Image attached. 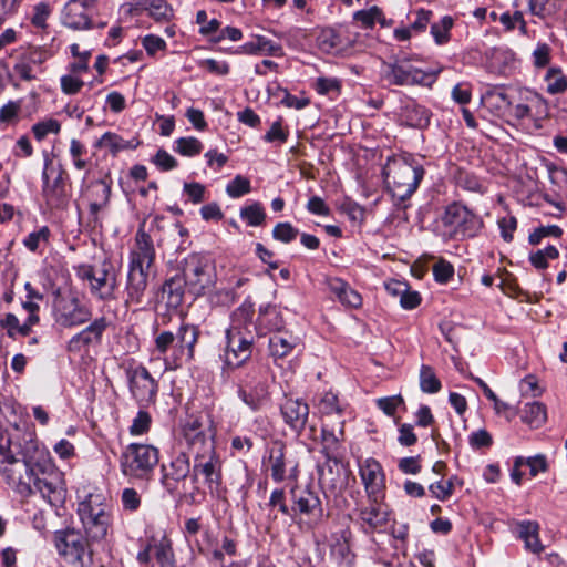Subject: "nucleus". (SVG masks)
Listing matches in <instances>:
<instances>
[{
  "label": "nucleus",
  "instance_id": "obj_32",
  "mask_svg": "<svg viewBox=\"0 0 567 567\" xmlns=\"http://www.w3.org/2000/svg\"><path fill=\"white\" fill-rule=\"evenodd\" d=\"M267 467L270 471L271 478L276 483H281L287 478L286 461H285V446L280 442H276L269 449V456Z\"/></svg>",
  "mask_w": 567,
  "mask_h": 567
},
{
  "label": "nucleus",
  "instance_id": "obj_29",
  "mask_svg": "<svg viewBox=\"0 0 567 567\" xmlns=\"http://www.w3.org/2000/svg\"><path fill=\"white\" fill-rule=\"evenodd\" d=\"M301 346V339L290 332H277L269 339V350L275 358H285Z\"/></svg>",
  "mask_w": 567,
  "mask_h": 567
},
{
  "label": "nucleus",
  "instance_id": "obj_49",
  "mask_svg": "<svg viewBox=\"0 0 567 567\" xmlns=\"http://www.w3.org/2000/svg\"><path fill=\"white\" fill-rule=\"evenodd\" d=\"M174 150L183 156L192 157L202 152L203 144L198 138L193 136L181 137L175 141Z\"/></svg>",
  "mask_w": 567,
  "mask_h": 567
},
{
  "label": "nucleus",
  "instance_id": "obj_42",
  "mask_svg": "<svg viewBox=\"0 0 567 567\" xmlns=\"http://www.w3.org/2000/svg\"><path fill=\"white\" fill-rule=\"evenodd\" d=\"M442 388L441 381L430 365H422L420 369V389L424 393L434 394Z\"/></svg>",
  "mask_w": 567,
  "mask_h": 567
},
{
  "label": "nucleus",
  "instance_id": "obj_60",
  "mask_svg": "<svg viewBox=\"0 0 567 567\" xmlns=\"http://www.w3.org/2000/svg\"><path fill=\"white\" fill-rule=\"evenodd\" d=\"M288 135L289 132L282 127L281 120L279 118L271 124L269 131L265 134L264 140L268 143H285Z\"/></svg>",
  "mask_w": 567,
  "mask_h": 567
},
{
  "label": "nucleus",
  "instance_id": "obj_39",
  "mask_svg": "<svg viewBox=\"0 0 567 567\" xmlns=\"http://www.w3.org/2000/svg\"><path fill=\"white\" fill-rule=\"evenodd\" d=\"M484 99L492 100L496 99L499 100L507 105L511 106V115L514 116L516 120H525L530 117V106L526 103H518L515 105H511V102L507 99V95L502 91H488Z\"/></svg>",
  "mask_w": 567,
  "mask_h": 567
},
{
  "label": "nucleus",
  "instance_id": "obj_34",
  "mask_svg": "<svg viewBox=\"0 0 567 567\" xmlns=\"http://www.w3.org/2000/svg\"><path fill=\"white\" fill-rule=\"evenodd\" d=\"M239 52L246 54H259L266 53L269 55H281V45L272 42L264 35H257L254 41L246 42L239 48Z\"/></svg>",
  "mask_w": 567,
  "mask_h": 567
},
{
  "label": "nucleus",
  "instance_id": "obj_56",
  "mask_svg": "<svg viewBox=\"0 0 567 567\" xmlns=\"http://www.w3.org/2000/svg\"><path fill=\"white\" fill-rule=\"evenodd\" d=\"M381 14V10L377 6H373L368 10H359L354 12L353 19L360 22L364 28H372L375 20L379 19Z\"/></svg>",
  "mask_w": 567,
  "mask_h": 567
},
{
  "label": "nucleus",
  "instance_id": "obj_52",
  "mask_svg": "<svg viewBox=\"0 0 567 567\" xmlns=\"http://www.w3.org/2000/svg\"><path fill=\"white\" fill-rule=\"evenodd\" d=\"M299 230L290 223H279L274 227L272 237L276 240L288 244L297 238Z\"/></svg>",
  "mask_w": 567,
  "mask_h": 567
},
{
  "label": "nucleus",
  "instance_id": "obj_51",
  "mask_svg": "<svg viewBox=\"0 0 567 567\" xmlns=\"http://www.w3.org/2000/svg\"><path fill=\"white\" fill-rule=\"evenodd\" d=\"M330 555L339 564L350 563V546L343 536H338L330 545Z\"/></svg>",
  "mask_w": 567,
  "mask_h": 567
},
{
  "label": "nucleus",
  "instance_id": "obj_48",
  "mask_svg": "<svg viewBox=\"0 0 567 567\" xmlns=\"http://www.w3.org/2000/svg\"><path fill=\"white\" fill-rule=\"evenodd\" d=\"M558 256L559 252L555 246H547L530 254L529 261L536 269H545L548 267V261L557 259Z\"/></svg>",
  "mask_w": 567,
  "mask_h": 567
},
{
  "label": "nucleus",
  "instance_id": "obj_8",
  "mask_svg": "<svg viewBox=\"0 0 567 567\" xmlns=\"http://www.w3.org/2000/svg\"><path fill=\"white\" fill-rule=\"evenodd\" d=\"M250 312L247 309L239 308L234 312L233 324L226 331L227 348L225 351V363L230 368H238L245 363L252 352V338L243 334L237 322L240 318H249Z\"/></svg>",
  "mask_w": 567,
  "mask_h": 567
},
{
  "label": "nucleus",
  "instance_id": "obj_15",
  "mask_svg": "<svg viewBox=\"0 0 567 567\" xmlns=\"http://www.w3.org/2000/svg\"><path fill=\"white\" fill-rule=\"evenodd\" d=\"M79 276L90 282L92 295L99 299L110 300L115 298L116 275L110 270V265L106 262L101 268L83 266L79 270Z\"/></svg>",
  "mask_w": 567,
  "mask_h": 567
},
{
  "label": "nucleus",
  "instance_id": "obj_45",
  "mask_svg": "<svg viewBox=\"0 0 567 567\" xmlns=\"http://www.w3.org/2000/svg\"><path fill=\"white\" fill-rule=\"evenodd\" d=\"M31 131L37 141H43L49 134H59L61 123L55 118H44L32 125Z\"/></svg>",
  "mask_w": 567,
  "mask_h": 567
},
{
  "label": "nucleus",
  "instance_id": "obj_22",
  "mask_svg": "<svg viewBox=\"0 0 567 567\" xmlns=\"http://www.w3.org/2000/svg\"><path fill=\"white\" fill-rule=\"evenodd\" d=\"M155 260V248L148 234L140 228L135 235V245L130 252V267L151 269Z\"/></svg>",
  "mask_w": 567,
  "mask_h": 567
},
{
  "label": "nucleus",
  "instance_id": "obj_19",
  "mask_svg": "<svg viewBox=\"0 0 567 567\" xmlns=\"http://www.w3.org/2000/svg\"><path fill=\"white\" fill-rule=\"evenodd\" d=\"M238 396L252 411H260L270 403V393L266 382L251 378L243 381Z\"/></svg>",
  "mask_w": 567,
  "mask_h": 567
},
{
  "label": "nucleus",
  "instance_id": "obj_57",
  "mask_svg": "<svg viewBox=\"0 0 567 567\" xmlns=\"http://www.w3.org/2000/svg\"><path fill=\"white\" fill-rule=\"evenodd\" d=\"M340 87L341 82L337 78L320 76L315 82V89L321 95H326L331 92L338 93L340 91Z\"/></svg>",
  "mask_w": 567,
  "mask_h": 567
},
{
  "label": "nucleus",
  "instance_id": "obj_33",
  "mask_svg": "<svg viewBox=\"0 0 567 567\" xmlns=\"http://www.w3.org/2000/svg\"><path fill=\"white\" fill-rule=\"evenodd\" d=\"M140 145L136 138L124 140L116 133L106 132L94 144L96 148H107L113 156L125 150H134Z\"/></svg>",
  "mask_w": 567,
  "mask_h": 567
},
{
  "label": "nucleus",
  "instance_id": "obj_21",
  "mask_svg": "<svg viewBox=\"0 0 567 567\" xmlns=\"http://www.w3.org/2000/svg\"><path fill=\"white\" fill-rule=\"evenodd\" d=\"M95 0H70L63 11V23L73 30H86L92 27L91 17L87 12Z\"/></svg>",
  "mask_w": 567,
  "mask_h": 567
},
{
  "label": "nucleus",
  "instance_id": "obj_31",
  "mask_svg": "<svg viewBox=\"0 0 567 567\" xmlns=\"http://www.w3.org/2000/svg\"><path fill=\"white\" fill-rule=\"evenodd\" d=\"M329 290L339 299L341 303L352 308H359L362 305L361 295L352 289L340 278H329L327 280Z\"/></svg>",
  "mask_w": 567,
  "mask_h": 567
},
{
  "label": "nucleus",
  "instance_id": "obj_27",
  "mask_svg": "<svg viewBox=\"0 0 567 567\" xmlns=\"http://www.w3.org/2000/svg\"><path fill=\"white\" fill-rule=\"evenodd\" d=\"M150 269L130 267L126 280V303L140 305L148 285Z\"/></svg>",
  "mask_w": 567,
  "mask_h": 567
},
{
  "label": "nucleus",
  "instance_id": "obj_25",
  "mask_svg": "<svg viewBox=\"0 0 567 567\" xmlns=\"http://www.w3.org/2000/svg\"><path fill=\"white\" fill-rule=\"evenodd\" d=\"M107 327L106 319H95L90 326L71 338L68 343V351L79 353L86 346L100 341L102 333Z\"/></svg>",
  "mask_w": 567,
  "mask_h": 567
},
{
  "label": "nucleus",
  "instance_id": "obj_13",
  "mask_svg": "<svg viewBox=\"0 0 567 567\" xmlns=\"http://www.w3.org/2000/svg\"><path fill=\"white\" fill-rule=\"evenodd\" d=\"M318 409L327 417L337 416L336 422L328 419L322 423V440L324 449L336 450L338 444L344 439V421L340 419L341 408L338 404V398L332 392L324 393L319 403Z\"/></svg>",
  "mask_w": 567,
  "mask_h": 567
},
{
  "label": "nucleus",
  "instance_id": "obj_54",
  "mask_svg": "<svg viewBox=\"0 0 567 567\" xmlns=\"http://www.w3.org/2000/svg\"><path fill=\"white\" fill-rule=\"evenodd\" d=\"M146 9L156 21H166L172 16V8L164 0H153Z\"/></svg>",
  "mask_w": 567,
  "mask_h": 567
},
{
  "label": "nucleus",
  "instance_id": "obj_9",
  "mask_svg": "<svg viewBox=\"0 0 567 567\" xmlns=\"http://www.w3.org/2000/svg\"><path fill=\"white\" fill-rule=\"evenodd\" d=\"M55 547L60 556L73 567H90L92 551L85 537L74 529L58 530L54 535Z\"/></svg>",
  "mask_w": 567,
  "mask_h": 567
},
{
  "label": "nucleus",
  "instance_id": "obj_35",
  "mask_svg": "<svg viewBox=\"0 0 567 567\" xmlns=\"http://www.w3.org/2000/svg\"><path fill=\"white\" fill-rule=\"evenodd\" d=\"M152 551L161 567H176L172 542L168 537L162 536L159 539L154 538Z\"/></svg>",
  "mask_w": 567,
  "mask_h": 567
},
{
  "label": "nucleus",
  "instance_id": "obj_20",
  "mask_svg": "<svg viewBox=\"0 0 567 567\" xmlns=\"http://www.w3.org/2000/svg\"><path fill=\"white\" fill-rule=\"evenodd\" d=\"M359 474L369 499L379 498L384 487V474L379 462L365 458L359 464Z\"/></svg>",
  "mask_w": 567,
  "mask_h": 567
},
{
  "label": "nucleus",
  "instance_id": "obj_2",
  "mask_svg": "<svg viewBox=\"0 0 567 567\" xmlns=\"http://www.w3.org/2000/svg\"><path fill=\"white\" fill-rule=\"evenodd\" d=\"M199 333V328L190 323H182L175 333L162 331L155 337L154 353L163 359L166 370H176L194 359Z\"/></svg>",
  "mask_w": 567,
  "mask_h": 567
},
{
  "label": "nucleus",
  "instance_id": "obj_61",
  "mask_svg": "<svg viewBox=\"0 0 567 567\" xmlns=\"http://www.w3.org/2000/svg\"><path fill=\"white\" fill-rule=\"evenodd\" d=\"M84 82L75 74H65L61 76V90L63 93L72 95L80 92Z\"/></svg>",
  "mask_w": 567,
  "mask_h": 567
},
{
  "label": "nucleus",
  "instance_id": "obj_43",
  "mask_svg": "<svg viewBox=\"0 0 567 567\" xmlns=\"http://www.w3.org/2000/svg\"><path fill=\"white\" fill-rule=\"evenodd\" d=\"M240 218L252 227L261 226L266 220V213L262 205L258 202L245 206L240 209Z\"/></svg>",
  "mask_w": 567,
  "mask_h": 567
},
{
  "label": "nucleus",
  "instance_id": "obj_16",
  "mask_svg": "<svg viewBox=\"0 0 567 567\" xmlns=\"http://www.w3.org/2000/svg\"><path fill=\"white\" fill-rule=\"evenodd\" d=\"M382 72L385 80L393 85L424 84L431 79L430 74L404 60L385 64Z\"/></svg>",
  "mask_w": 567,
  "mask_h": 567
},
{
  "label": "nucleus",
  "instance_id": "obj_46",
  "mask_svg": "<svg viewBox=\"0 0 567 567\" xmlns=\"http://www.w3.org/2000/svg\"><path fill=\"white\" fill-rule=\"evenodd\" d=\"M69 154L78 171H83L87 167L89 161L85 158L87 150L81 141L76 138L70 141Z\"/></svg>",
  "mask_w": 567,
  "mask_h": 567
},
{
  "label": "nucleus",
  "instance_id": "obj_53",
  "mask_svg": "<svg viewBox=\"0 0 567 567\" xmlns=\"http://www.w3.org/2000/svg\"><path fill=\"white\" fill-rule=\"evenodd\" d=\"M453 25V19L449 16L442 18L440 23L431 27V33L437 44H443L449 40V32Z\"/></svg>",
  "mask_w": 567,
  "mask_h": 567
},
{
  "label": "nucleus",
  "instance_id": "obj_63",
  "mask_svg": "<svg viewBox=\"0 0 567 567\" xmlns=\"http://www.w3.org/2000/svg\"><path fill=\"white\" fill-rule=\"evenodd\" d=\"M433 275L436 281L445 284L454 275V268L450 262L441 259L433 266Z\"/></svg>",
  "mask_w": 567,
  "mask_h": 567
},
{
  "label": "nucleus",
  "instance_id": "obj_38",
  "mask_svg": "<svg viewBox=\"0 0 567 567\" xmlns=\"http://www.w3.org/2000/svg\"><path fill=\"white\" fill-rule=\"evenodd\" d=\"M258 323L270 331H276V333L280 332L285 324L281 313L272 306L260 309Z\"/></svg>",
  "mask_w": 567,
  "mask_h": 567
},
{
  "label": "nucleus",
  "instance_id": "obj_50",
  "mask_svg": "<svg viewBox=\"0 0 567 567\" xmlns=\"http://www.w3.org/2000/svg\"><path fill=\"white\" fill-rule=\"evenodd\" d=\"M250 192V181L243 175H236L226 186V193L230 198H239Z\"/></svg>",
  "mask_w": 567,
  "mask_h": 567
},
{
  "label": "nucleus",
  "instance_id": "obj_23",
  "mask_svg": "<svg viewBox=\"0 0 567 567\" xmlns=\"http://www.w3.org/2000/svg\"><path fill=\"white\" fill-rule=\"evenodd\" d=\"M280 412L285 423L293 432L300 434L308 421V404L300 399L286 398V400L280 406Z\"/></svg>",
  "mask_w": 567,
  "mask_h": 567
},
{
  "label": "nucleus",
  "instance_id": "obj_24",
  "mask_svg": "<svg viewBox=\"0 0 567 567\" xmlns=\"http://www.w3.org/2000/svg\"><path fill=\"white\" fill-rule=\"evenodd\" d=\"M111 190V183L105 179H97L90 184L87 200L90 216L94 223L99 221L100 212L109 206Z\"/></svg>",
  "mask_w": 567,
  "mask_h": 567
},
{
  "label": "nucleus",
  "instance_id": "obj_37",
  "mask_svg": "<svg viewBox=\"0 0 567 567\" xmlns=\"http://www.w3.org/2000/svg\"><path fill=\"white\" fill-rule=\"evenodd\" d=\"M547 419L546 406L540 402L527 403L522 413V420L530 427H540Z\"/></svg>",
  "mask_w": 567,
  "mask_h": 567
},
{
  "label": "nucleus",
  "instance_id": "obj_6",
  "mask_svg": "<svg viewBox=\"0 0 567 567\" xmlns=\"http://www.w3.org/2000/svg\"><path fill=\"white\" fill-rule=\"evenodd\" d=\"M159 461L158 450L150 444L131 443L121 454L123 475L134 480H150Z\"/></svg>",
  "mask_w": 567,
  "mask_h": 567
},
{
  "label": "nucleus",
  "instance_id": "obj_4",
  "mask_svg": "<svg viewBox=\"0 0 567 567\" xmlns=\"http://www.w3.org/2000/svg\"><path fill=\"white\" fill-rule=\"evenodd\" d=\"M483 227L482 219L467 207L453 203L433 223V233L443 241L474 237Z\"/></svg>",
  "mask_w": 567,
  "mask_h": 567
},
{
  "label": "nucleus",
  "instance_id": "obj_40",
  "mask_svg": "<svg viewBox=\"0 0 567 567\" xmlns=\"http://www.w3.org/2000/svg\"><path fill=\"white\" fill-rule=\"evenodd\" d=\"M546 91L549 94L563 93L567 90V79L558 68H549L544 76Z\"/></svg>",
  "mask_w": 567,
  "mask_h": 567
},
{
  "label": "nucleus",
  "instance_id": "obj_64",
  "mask_svg": "<svg viewBox=\"0 0 567 567\" xmlns=\"http://www.w3.org/2000/svg\"><path fill=\"white\" fill-rule=\"evenodd\" d=\"M142 44L150 55L166 49V42L158 35L147 34L143 38Z\"/></svg>",
  "mask_w": 567,
  "mask_h": 567
},
{
  "label": "nucleus",
  "instance_id": "obj_28",
  "mask_svg": "<svg viewBox=\"0 0 567 567\" xmlns=\"http://www.w3.org/2000/svg\"><path fill=\"white\" fill-rule=\"evenodd\" d=\"M518 529V538L524 542L525 549L533 554H540L544 546L539 538L540 526L536 520L514 522Z\"/></svg>",
  "mask_w": 567,
  "mask_h": 567
},
{
  "label": "nucleus",
  "instance_id": "obj_7",
  "mask_svg": "<svg viewBox=\"0 0 567 567\" xmlns=\"http://www.w3.org/2000/svg\"><path fill=\"white\" fill-rule=\"evenodd\" d=\"M78 514L89 538L101 540L106 537L111 527V514L101 495H87L79 503Z\"/></svg>",
  "mask_w": 567,
  "mask_h": 567
},
{
  "label": "nucleus",
  "instance_id": "obj_58",
  "mask_svg": "<svg viewBox=\"0 0 567 567\" xmlns=\"http://www.w3.org/2000/svg\"><path fill=\"white\" fill-rule=\"evenodd\" d=\"M183 189L193 204H199L205 200L206 188L203 184L197 182L185 183Z\"/></svg>",
  "mask_w": 567,
  "mask_h": 567
},
{
  "label": "nucleus",
  "instance_id": "obj_55",
  "mask_svg": "<svg viewBox=\"0 0 567 567\" xmlns=\"http://www.w3.org/2000/svg\"><path fill=\"white\" fill-rule=\"evenodd\" d=\"M152 419L146 411H138L130 426V434L133 436L143 435L148 432Z\"/></svg>",
  "mask_w": 567,
  "mask_h": 567
},
{
  "label": "nucleus",
  "instance_id": "obj_47",
  "mask_svg": "<svg viewBox=\"0 0 567 567\" xmlns=\"http://www.w3.org/2000/svg\"><path fill=\"white\" fill-rule=\"evenodd\" d=\"M50 229L48 226H42L40 229L30 233L24 239H23V246L32 251L35 252L39 250L43 245L48 244L50 238Z\"/></svg>",
  "mask_w": 567,
  "mask_h": 567
},
{
  "label": "nucleus",
  "instance_id": "obj_18",
  "mask_svg": "<svg viewBox=\"0 0 567 567\" xmlns=\"http://www.w3.org/2000/svg\"><path fill=\"white\" fill-rule=\"evenodd\" d=\"M157 389V382L146 368L140 365L131 371L130 390L141 404L154 402Z\"/></svg>",
  "mask_w": 567,
  "mask_h": 567
},
{
  "label": "nucleus",
  "instance_id": "obj_62",
  "mask_svg": "<svg viewBox=\"0 0 567 567\" xmlns=\"http://www.w3.org/2000/svg\"><path fill=\"white\" fill-rule=\"evenodd\" d=\"M270 507H278L282 515L290 516L291 506L286 503V493L282 488H276L271 492L269 503Z\"/></svg>",
  "mask_w": 567,
  "mask_h": 567
},
{
  "label": "nucleus",
  "instance_id": "obj_44",
  "mask_svg": "<svg viewBox=\"0 0 567 567\" xmlns=\"http://www.w3.org/2000/svg\"><path fill=\"white\" fill-rule=\"evenodd\" d=\"M183 433L190 445L202 444L205 449L209 444L206 442L203 425L197 419L187 421L183 427Z\"/></svg>",
  "mask_w": 567,
  "mask_h": 567
},
{
  "label": "nucleus",
  "instance_id": "obj_17",
  "mask_svg": "<svg viewBox=\"0 0 567 567\" xmlns=\"http://www.w3.org/2000/svg\"><path fill=\"white\" fill-rule=\"evenodd\" d=\"M220 468L219 457L216 455L213 444H208L204 449L203 454L195 457L194 478L203 475L208 488L210 491L217 489L221 482Z\"/></svg>",
  "mask_w": 567,
  "mask_h": 567
},
{
  "label": "nucleus",
  "instance_id": "obj_14",
  "mask_svg": "<svg viewBox=\"0 0 567 567\" xmlns=\"http://www.w3.org/2000/svg\"><path fill=\"white\" fill-rule=\"evenodd\" d=\"M393 522L390 507L375 499H369L367 505L358 507V524L365 534L385 533Z\"/></svg>",
  "mask_w": 567,
  "mask_h": 567
},
{
  "label": "nucleus",
  "instance_id": "obj_36",
  "mask_svg": "<svg viewBox=\"0 0 567 567\" xmlns=\"http://www.w3.org/2000/svg\"><path fill=\"white\" fill-rule=\"evenodd\" d=\"M341 463L336 457H329L319 471V483L323 487L337 488L339 486V470Z\"/></svg>",
  "mask_w": 567,
  "mask_h": 567
},
{
  "label": "nucleus",
  "instance_id": "obj_11",
  "mask_svg": "<svg viewBox=\"0 0 567 567\" xmlns=\"http://www.w3.org/2000/svg\"><path fill=\"white\" fill-rule=\"evenodd\" d=\"M69 174L62 165L54 167L52 161L44 159L42 172V194L47 203L52 207L64 205L69 198Z\"/></svg>",
  "mask_w": 567,
  "mask_h": 567
},
{
  "label": "nucleus",
  "instance_id": "obj_59",
  "mask_svg": "<svg viewBox=\"0 0 567 567\" xmlns=\"http://www.w3.org/2000/svg\"><path fill=\"white\" fill-rule=\"evenodd\" d=\"M122 505L125 511L135 512L141 505V495L135 488H124L121 496Z\"/></svg>",
  "mask_w": 567,
  "mask_h": 567
},
{
  "label": "nucleus",
  "instance_id": "obj_10",
  "mask_svg": "<svg viewBox=\"0 0 567 567\" xmlns=\"http://www.w3.org/2000/svg\"><path fill=\"white\" fill-rule=\"evenodd\" d=\"M215 267L207 255L192 254L185 258L183 276L186 286L194 295H202L214 284Z\"/></svg>",
  "mask_w": 567,
  "mask_h": 567
},
{
  "label": "nucleus",
  "instance_id": "obj_41",
  "mask_svg": "<svg viewBox=\"0 0 567 567\" xmlns=\"http://www.w3.org/2000/svg\"><path fill=\"white\" fill-rule=\"evenodd\" d=\"M319 47L324 52H338L342 50V40L339 32L333 28L323 29L318 38Z\"/></svg>",
  "mask_w": 567,
  "mask_h": 567
},
{
  "label": "nucleus",
  "instance_id": "obj_5",
  "mask_svg": "<svg viewBox=\"0 0 567 567\" xmlns=\"http://www.w3.org/2000/svg\"><path fill=\"white\" fill-rule=\"evenodd\" d=\"M291 499L290 517L307 529H313L324 518V509L319 494L309 485H292L289 489Z\"/></svg>",
  "mask_w": 567,
  "mask_h": 567
},
{
  "label": "nucleus",
  "instance_id": "obj_12",
  "mask_svg": "<svg viewBox=\"0 0 567 567\" xmlns=\"http://www.w3.org/2000/svg\"><path fill=\"white\" fill-rule=\"evenodd\" d=\"M91 310L80 298L73 293H60L53 306V318L56 324L63 328H73L91 319Z\"/></svg>",
  "mask_w": 567,
  "mask_h": 567
},
{
  "label": "nucleus",
  "instance_id": "obj_30",
  "mask_svg": "<svg viewBox=\"0 0 567 567\" xmlns=\"http://www.w3.org/2000/svg\"><path fill=\"white\" fill-rule=\"evenodd\" d=\"M164 475H163V483L169 488L173 489L174 487L171 486L169 481L174 482H181L184 481L190 472V463L189 458L185 453H177L173 460L171 461L169 465L163 466Z\"/></svg>",
  "mask_w": 567,
  "mask_h": 567
},
{
  "label": "nucleus",
  "instance_id": "obj_3",
  "mask_svg": "<svg viewBox=\"0 0 567 567\" xmlns=\"http://www.w3.org/2000/svg\"><path fill=\"white\" fill-rule=\"evenodd\" d=\"M388 190L396 203L409 199L417 189L424 176L421 164L408 156L388 158L383 167Z\"/></svg>",
  "mask_w": 567,
  "mask_h": 567
},
{
  "label": "nucleus",
  "instance_id": "obj_26",
  "mask_svg": "<svg viewBox=\"0 0 567 567\" xmlns=\"http://www.w3.org/2000/svg\"><path fill=\"white\" fill-rule=\"evenodd\" d=\"M107 327L106 319H95L90 326L71 338L68 343V351L79 353L86 346L100 341L102 333Z\"/></svg>",
  "mask_w": 567,
  "mask_h": 567
},
{
  "label": "nucleus",
  "instance_id": "obj_1",
  "mask_svg": "<svg viewBox=\"0 0 567 567\" xmlns=\"http://www.w3.org/2000/svg\"><path fill=\"white\" fill-rule=\"evenodd\" d=\"M0 474L21 497L39 495L53 507L66 499L64 473L34 433L16 440L0 435Z\"/></svg>",
  "mask_w": 567,
  "mask_h": 567
}]
</instances>
